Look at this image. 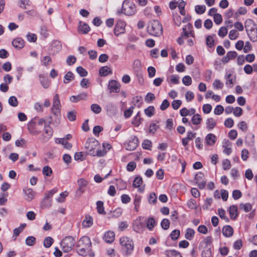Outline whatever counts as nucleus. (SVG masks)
<instances>
[{
  "instance_id": "nucleus-2",
  "label": "nucleus",
  "mask_w": 257,
  "mask_h": 257,
  "mask_svg": "<svg viewBox=\"0 0 257 257\" xmlns=\"http://www.w3.org/2000/svg\"><path fill=\"white\" fill-rule=\"evenodd\" d=\"M148 31L152 36H159L163 33L162 25L158 21H152L150 22L148 26Z\"/></svg>"
},
{
  "instance_id": "nucleus-52",
  "label": "nucleus",
  "mask_w": 257,
  "mask_h": 257,
  "mask_svg": "<svg viewBox=\"0 0 257 257\" xmlns=\"http://www.w3.org/2000/svg\"><path fill=\"white\" fill-rule=\"evenodd\" d=\"M36 242V238L34 236H28L26 239V243L29 246H32Z\"/></svg>"
},
{
  "instance_id": "nucleus-6",
  "label": "nucleus",
  "mask_w": 257,
  "mask_h": 257,
  "mask_svg": "<svg viewBox=\"0 0 257 257\" xmlns=\"http://www.w3.org/2000/svg\"><path fill=\"white\" fill-rule=\"evenodd\" d=\"M61 107L59 96L58 94H56L53 98L51 111L56 117L60 116Z\"/></svg>"
},
{
  "instance_id": "nucleus-7",
  "label": "nucleus",
  "mask_w": 257,
  "mask_h": 257,
  "mask_svg": "<svg viewBox=\"0 0 257 257\" xmlns=\"http://www.w3.org/2000/svg\"><path fill=\"white\" fill-rule=\"evenodd\" d=\"M99 146L98 142L93 138L88 139L85 144V148L88 150L89 154L95 151Z\"/></svg>"
},
{
  "instance_id": "nucleus-40",
  "label": "nucleus",
  "mask_w": 257,
  "mask_h": 257,
  "mask_svg": "<svg viewBox=\"0 0 257 257\" xmlns=\"http://www.w3.org/2000/svg\"><path fill=\"white\" fill-rule=\"evenodd\" d=\"M218 214L222 219L225 220V222H228L229 221L228 218L225 215V211L222 208H219L218 209Z\"/></svg>"
},
{
  "instance_id": "nucleus-24",
  "label": "nucleus",
  "mask_w": 257,
  "mask_h": 257,
  "mask_svg": "<svg viewBox=\"0 0 257 257\" xmlns=\"http://www.w3.org/2000/svg\"><path fill=\"white\" fill-rule=\"evenodd\" d=\"M228 212L232 219H235L237 215V207L235 205H232L230 206Z\"/></svg>"
},
{
  "instance_id": "nucleus-60",
  "label": "nucleus",
  "mask_w": 257,
  "mask_h": 257,
  "mask_svg": "<svg viewBox=\"0 0 257 257\" xmlns=\"http://www.w3.org/2000/svg\"><path fill=\"white\" fill-rule=\"evenodd\" d=\"M170 221L168 219H163L161 223V227L164 229L167 230L169 228Z\"/></svg>"
},
{
  "instance_id": "nucleus-15",
  "label": "nucleus",
  "mask_w": 257,
  "mask_h": 257,
  "mask_svg": "<svg viewBox=\"0 0 257 257\" xmlns=\"http://www.w3.org/2000/svg\"><path fill=\"white\" fill-rule=\"evenodd\" d=\"M196 136V133H194L191 131H189L187 133V137L182 139V143L183 146L187 147L189 142L193 140Z\"/></svg>"
},
{
  "instance_id": "nucleus-42",
  "label": "nucleus",
  "mask_w": 257,
  "mask_h": 257,
  "mask_svg": "<svg viewBox=\"0 0 257 257\" xmlns=\"http://www.w3.org/2000/svg\"><path fill=\"white\" fill-rule=\"evenodd\" d=\"M213 87L215 89H221L223 87L224 84L218 79H215L213 84Z\"/></svg>"
},
{
  "instance_id": "nucleus-23",
  "label": "nucleus",
  "mask_w": 257,
  "mask_h": 257,
  "mask_svg": "<svg viewBox=\"0 0 257 257\" xmlns=\"http://www.w3.org/2000/svg\"><path fill=\"white\" fill-rule=\"evenodd\" d=\"M222 233L226 237H231L233 233V229L230 225H226L222 228Z\"/></svg>"
},
{
  "instance_id": "nucleus-49",
  "label": "nucleus",
  "mask_w": 257,
  "mask_h": 257,
  "mask_svg": "<svg viewBox=\"0 0 257 257\" xmlns=\"http://www.w3.org/2000/svg\"><path fill=\"white\" fill-rule=\"evenodd\" d=\"M142 98L139 96H136L134 97L133 103L135 106H137L138 107H141L142 103Z\"/></svg>"
},
{
  "instance_id": "nucleus-36",
  "label": "nucleus",
  "mask_w": 257,
  "mask_h": 257,
  "mask_svg": "<svg viewBox=\"0 0 257 257\" xmlns=\"http://www.w3.org/2000/svg\"><path fill=\"white\" fill-rule=\"evenodd\" d=\"M74 77L73 74L71 71H68L64 76V83H68L70 81L73 80Z\"/></svg>"
},
{
  "instance_id": "nucleus-27",
  "label": "nucleus",
  "mask_w": 257,
  "mask_h": 257,
  "mask_svg": "<svg viewBox=\"0 0 257 257\" xmlns=\"http://www.w3.org/2000/svg\"><path fill=\"white\" fill-rule=\"evenodd\" d=\"M55 142L57 144H61L66 149L70 150L72 148V144L68 143L67 141H66V139L58 138L56 140Z\"/></svg>"
},
{
  "instance_id": "nucleus-5",
  "label": "nucleus",
  "mask_w": 257,
  "mask_h": 257,
  "mask_svg": "<svg viewBox=\"0 0 257 257\" xmlns=\"http://www.w3.org/2000/svg\"><path fill=\"white\" fill-rule=\"evenodd\" d=\"M122 13L127 16H132L136 12V8L135 4L128 1H124L122 6Z\"/></svg>"
},
{
  "instance_id": "nucleus-32",
  "label": "nucleus",
  "mask_w": 257,
  "mask_h": 257,
  "mask_svg": "<svg viewBox=\"0 0 257 257\" xmlns=\"http://www.w3.org/2000/svg\"><path fill=\"white\" fill-rule=\"evenodd\" d=\"M194 230L192 228H188L186 230L185 237L187 239L191 240L194 236Z\"/></svg>"
},
{
  "instance_id": "nucleus-17",
  "label": "nucleus",
  "mask_w": 257,
  "mask_h": 257,
  "mask_svg": "<svg viewBox=\"0 0 257 257\" xmlns=\"http://www.w3.org/2000/svg\"><path fill=\"white\" fill-rule=\"evenodd\" d=\"M115 238V234L114 233L113 231H108L106 232L104 236H103V239L104 240L108 243H111L112 242Z\"/></svg>"
},
{
  "instance_id": "nucleus-43",
  "label": "nucleus",
  "mask_w": 257,
  "mask_h": 257,
  "mask_svg": "<svg viewBox=\"0 0 257 257\" xmlns=\"http://www.w3.org/2000/svg\"><path fill=\"white\" fill-rule=\"evenodd\" d=\"M53 241L54 240L51 237H47L44 240V246L46 248L50 247L53 243Z\"/></svg>"
},
{
  "instance_id": "nucleus-46",
  "label": "nucleus",
  "mask_w": 257,
  "mask_h": 257,
  "mask_svg": "<svg viewBox=\"0 0 257 257\" xmlns=\"http://www.w3.org/2000/svg\"><path fill=\"white\" fill-rule=\"evenodd\" d=\"M90 108L91 110L96 114H98L101 111V107L97 104H91Z\"/></svg>"
},
{
  "instance_id": "nucleus-51",
  "label": "nucleus",
  "mask_w": 257,
  "mask_h": 257,
  "mask_svg": "<svg viewBox=\"0 0 257 257\" xmlns=\"http://www.w3.org/2000/svg\"><path fill=\"white\" fill-rule=\"evenodd\" d=\"M142 183V178L140 177H137L134 179L133 185L134 187L138 188L140 187Z\"/></svg>"
},
{
  "instance_id": "nucleus-55",
  "label": "nucleus",
  "mask_w": 257,
  "mask_h": 257,
  "mask_svg": "<svg viewBox=\"0 0 257 257\" xmlns=\"http://www.w3.org/2000/svg\"><path fill=\"white\" fill-rule=\"evenodd\" d=\"M77 72L81 77H85L87 75V72L81 66H79L76 68Z\"/></svg>"
},
{
  "instance_id": "nucleus-26",
  "label": "nucleus",
  "mask_w": 257,
  "mask_h": 257,
  "mask_svg": "<svg viewBox=\"0 0 257 257\" xmlns=\"http://www.w3.org/2000/svg\"><path fill=\"white\" fill-rule=\"evenodd\" d=\"M206 128L208 131H211L213 130L216 125V120L210 117L207 119L206 121Z\"/></svg>"
},
{
  "instance_id": "nucleus-29",
  "label": "nucleus",
  "mask_w": 257,
  "mask_h": 257,
  "mask_svg": "<svg viewBox=\"0 0 257 257\" xmlns=\"http://www.w3.org/2000/svg\"><path fill=\"white\" fill-rule=\"evenodd\" d=\"M165 254L168 257H182L181 254L175 249L167 250Z\"/></svg>"
},
{
  "instance_id": "nucleus-48",
  "label": "nucleus",
  "mask_w": 257,
  "mask_h": 257,
  "mask_svg": "<svg viewBox=\"0 0 257 257\" xmlns=\"http://www.w3.org/2000/svg\"><path fill=\"white\" fill-rule=\"evenodd\" d=\"M40 82L44 88H47L49 86L50 83L47 79L42 75H40Z\"/></svg>"
},
{
  "instance_id": "nucleus-3",
  "label": "nucleus",
  "mask_w": 257,
  "mask_h": 257,
  "mask_svg": "<svg viewBox=\"0 0 257 257\" xmlns=\"http://www.w3.org/2000/svg\"><path fill=\"white\" fill-rule=\"evenodd\" d=\"M119 242L125 254L126 255L131 254L134 246L133 240L127 236H123L120 238Z\"/></svg>"
},
{
  "instance_id": "nucleus-33",
  "label": "nucleus",
  "mask_w": 257,
  "mask_h": 257,
  "mask_svg": "<svg viewBox=\"0 0 257 257\" xmlns=\"http://www.w3.org/2000/svg\"><path fill=\"white\" fill-rule=\"evenodd\" d=\"M142 197L140 195H136L134 201V204L135 205V210L138 212L141 204Z\"/></svg>"
},
{
  "instance_id": "nucleus-12",
  "label": "nucleus",
  "mask_w": 257,
  "mask_h": 257,
  "mask_svg": "<svg viewBox=\"0 0 257 257\" xmlns=\"http://www.w3.org/2000/svg\"><path fill=\"white\" fill-rule=\"evenodd\" d=\"M217 141L216 136L212 133L207 134L205 138V143L207 146L211 147L214 145Z\"/></svg>"
},
{
  "instance_id": "nucleus-34",
  "label": "nucleus",
  "mask_w": 257,
  "mask_h": 257,
  "mask_svg": "<svg viewBox=\"0 0 257 257\" xmlns=\"http://www.w3.org/2000/svg\"><path fill=\"white\" fill-rule=\"evenodd\" d=\"M202 120V117L199 114H194L191 119L192 123L194 125L200 124Z\"/></svg>"
},
{
  "instance_id": "nucleus-63",
  "label": "nucleus",
  "mask_w": 257,
  "mask_h": 257,
  "mask_svg": "<svg viewBox=\"0 0 257 257\" xmlns=\"http://www.w3.org/2000/svg\"><path fill=\"white\" fill-rule=\"evenodd\" d=\"M214 21L217 24L219 25L222 22V18L220 14H216L213 16Z\"/></svg>"
},
{
  "instance_id": "nucleus-9",
  "label": "nucleus",
  "mask_w": 257,
  "mask_h": 257,
  "mask_svg": "<svg viewBox=\"0 0 257 257\" xmlns=\"http://www.w3.org/2000/svg\"><path fill=\"white\" fill-rule=\"evenodd\" d=\"M105 109L107 114L110 116H114L118 112L117 106L112 102L107 103L105 105Z\"/></svg>"
},
{
  "instance_id": "nucleus-8",
  "label": "nucleus",
  "mask_w": 257,
  "mask_h": 257,
  "mask_svg": "<svg viewBox=\"0 0 257 257\" xmlns=\"http://www.w3.org/2000/svg\"><path fill=\"white\" fill-rule=\"evenodd\" d=\"M139 140L136 136L132 137L128 142L125 144V147L128 151L135 150L138 146Z\"/></svg>"
},
{
  "instance_id": "nucleus-53",
  "label": "nucleus",
  "mask_w": 257,
  "mask_h": 257,
  "mask_svg": "<svg viewBox=\"0 0 257 257\" xmlns=\"http://www.w3.org/2000/svg\"><path fill=\"white\" fill-rule=\"evenodd\" d=\"M141 62L139 59H136L133 63V68L136 71H139L141 69Z\"/></svg>"
},
{
  "instance_id": "nucleus-16",
  "label": "nucleus",
  "mask_w": 257,
  "mask_h": 257,
  "mask_svg": "<svg viewBox=\"0 0 257 257\" xmlns=\"http://www.w3.org/2000/svg\"><path fill=\"white\" fill-rule=\"evenodd\" d=\"M23 192L25 194V199L28 201H31L34 198L35 193L32 189H24Z\"/></svg>"
},
{
  "instance_id": "nucleus-45",
  "label": "nucleus",
  "mask_w": 257,
  "mask_h": 257,
  "mask_svg": "<svg viewBox=\"0 0 257 257\" xmlns=\"http://www.w3.org/2000/svg\"><path fill=\"white\" fill-rule=\"evenodd\" d=\"M42 172L44 175L48 177L52 175L53 171L49 166H46L43 167Z\"/></svg>"
},
{
  "instance_id": "nucleus-25",
  "label": "nucleus",
  "mask_w": 257,
  "mask_h": 257,
  "mask_svg": "<svg viewBox=\"0 0 257 257\" xmlns=\"http://www.w3.org/2000/svg\"><path fill=\"white\" fill-rule=\"evenodd\" d=\"M195 112L196 110L194 108H192L190 109H187L186 108L184 107L180 110V114L182 116H186L193 115L195 114Z\"/></svg>"
},
{
  "instance_id": "nucleus-37",
  "label": "nucleus",
  "mask_w": 257,
  "mask_h": 257,
  "mask_svg": "<svg viewBox=\"0 0 257 257\" xmlns=\"http://www.w3.org/2000/svg\"><path fill=\"white\" fill-rule=\"evenodd\" d=\"M247 34L251 41L253 42L257 41V29L248 32Z\"/></svg>"
},
{
  "instance_id": "nucleus-47",
  "label": "nucleus",
  "mask_w": 257,
  "mask_h": 257,
  "mask_svg": "<svg viewBox=\"0 0 257 257\" xmlns=\"http://www.w3.org/2000/svg\"><path fill=\"white\" fill-rule=\"evenodd\" d=\"M180 234V231L178 229H175L172 231L170 234V237L171 239L173 240H177Z\"/></svg>"
},
{
  "instance_id": "nucleus-61",
  "label": "nucleus",
  "mask_w": 257,
  "mask_h": 257,
  "mask_svg": "<svg viewBox=\"0 0 257 257\" xmlns=\"http://www.w3.org/2000/svg\"><path fill=\"white\" fill-rule=\"evenodd\" d=\"M155 225V221L153 218L148 219L147 226L149 230H152Z\"/></svg>"
},
{
  "instance_id": "nucleus-62",
  "label": "nucleus",
  "mask_w": 257,
  "mask_h": 257,
  "mask_svg": "<svg viewBox=\"0 0 257 257\" xmlns=\"http://www.w3.org/2000/svg\"><path fill=\"white\" fill-rule=\"evenodd\" d=\"M142 147L144 149L151 150L152 148V142L149 140H146L142 144Z\"/></svg>"
},
{
  "instance_id": "nucleus-19",
  "label": "nucleus",
  "mask_w": 257,
  "mask_h": 257,
  "mask_svg": "<svg viewBox=\"0 0 257 257\" xmlns=\"http://www.w3.org/2000/svg\"><path fill=\"white\" fill-rule=\"evenodd\" d=\"M222 147L224 149L223 152L224 154L229 155L231 153V144L229 141L228 140L224 141Z\"/></svg>"
},
{
  "instance_id": "nucleus-56",
  "label": "nucleus",
  "mask_w": 257,
  "mask_h": 257,
  "mask_svg": "<svg viewBox=\"0 0 257 257\" xmlns=\"http://www.w3.org/2000/svg\"><path fill=\"white\" fill-rule=\"evenodd\" d=\"M239 34L235 30H231L229 33V38L230 40H235L238 38Z\"/></svg>"
},
{
  "instance_id": "nucleus-54",
  "label": "nucleus",
  "mask_w": 257,
  "mask_h": 257,
  "mask_svg": "<svg viewBox=\"0 0 257 257\" xmlns=\"http://www.w3.org/2000/svg\"><path fill=\"white\" fill-rule=\"evenodd\" d=\"M155 108L153 106H150L147 108L145 109L146 114L149 116H152L154 113Z\"/></svg>"
},
{
  "instance_id": "nucleus-44",
  "label": "nucleus",
  "mask_w": 257,
  "mask_h": 257,
  "mask_svg": "<svg viewBox=\"0 0 257 257\" xmlns=\"http://www.w3.org/2000/svg\"><path fill=\"white\" fill-rule=\"evenodd\" d=\"M57 192V189L54 188L52 190L46 192L45 193V196L44 198V201L51 198L53 196V194Z\"/></svg>"
},
{
  "instance_id": "nucleus-30",
  "label": "nucleus",
  "mask_w": 257,
  "mask_h": 257,
  "mask_svg": "<svg viewBox=\"0 0 257 257\" xmlns=\"http://www.w3.org/2000/svg\"><path fill=\"white\" fill-rule=\"evenodd\" d=\"M111 73L110 68L107 66L101 67L99 69V74L101 76H106Z\"/></svg>"
},
{
  "instance_id": "nucleus-59",
  "label": "nucleus",
  "mask_w": 257,
  "mask_h": 257,
  "mask_svg": "<svg viewBox=\"0 0 257 257\" xmlns=\"http://www.w3.org/2000/svg\"><path fill=\"white\" fill-rule=\"evenodd\" d=\"M182 82L186 86L190 85L192 83V79L188 75L185 76L182 79Z\"/></svg>"
},
{
  "instance_id": "nucleus-41",
  "label": "nucleus",
  "mask_w": 257,
  "mask_h": 257,
  "mask_svg": "<svg viewBox=\"0 0 257 257\" xmlns=\"http://www.w3.org/2000/svg\"><path fill=\"white\" fill-rule=\"evenodd\" d=\"M186 3L182 0L178 2V8L180 10V13L181 15L184 16L185 15V7Z\"/></svg>"
},
{
  "instance_id": "nucleus-18",
  "label": "nucleus",
  "mask_w": 257,
  "mask_h": 257,
  "mask_svg": "<svg viewBox=\"0 0 257 257\" xmlns=\"http://www.w3.org/2000/svg\"><path fill=\"white\" fill-rule=\"evenodd\" d=\"M44 132L45 135L44 137L45 141H48L52 136L53 132L49 124H45L44 125Z\"/></svg>"
},
{
  "instance_id": "nucleus-35",
  "label": "nucleus",
  "mask_w": 257,
  "mask_h": 257,
  "mask_svg": "<svg viewBox=\"0 0 257 257\" xmlns=\"http://www.w3.org/2000/svg\"><path fill=\"white\" fill-rule=\"evenodd\" d=\"M97 210L98 213L101 214H105V212L104 211L103 207V203L101 201H98L96 202Z\"/></svg>"
},
{
  "instance_id": "nucleus-58",
  "label": "nucleus",
  "mask_w": 257,
  "mask_h": 257,
  "mask_svg": "<svg viewBox=\"0 0 257 257\" xmlns=\"http://www.w3.org/2000/svg\"><path fill=\"white\" fill-rule=\"evenodd\" d=\"M227 32L228 31L226 27H221L219 30L218 35L220 37L223 38L227 35Z\"/></svg>"
},
{
  "instance_id": "nucleus-1",
  "label": "nucleus",
  "mask_w": 257,
  "mask_h": 257,
  "mask_svg": "<svg viewBox=\"0 0 257 257\" xmlns=\"http://www.w3.org/2000/svg\"><path fill=\"white\" fill-rule=\"evenodd\" d=\"M91 249V242L89 237L84 236L81 237L77 244V251L79 255L85 256Z\"/></svg>"
},
{
  "instance_id": "nucleus-21",
  "label": "nucleus",
  "mask_w": 257,
  "mask_h": 257,
  "mask_svg": "<svg viewBox=\"0 0 257 257\" xmlns=\"http://www.w3.org/2000/svg\"><path fill=\"white\" fill-rule=\"evenodd\" d=\"M87 97V94L86 93H82L78 95L72 96L70 98V100L73 102H77L81 100L86 99Z\"/></svg>"
},
{
  "instance_id": "nucleus-14",
  "label": "nucleus",
  "mask_w": 257,
  "mask_h": 257,
  "mask_svg": "<svg viewBox=\"0 0 257 257\" xmlns=\"http://www.w3.org/2000/svg\"><path fill=\"white\" fill-rule=\"evenodd\" d=\"M90 30L89 26L86 23H82L81 22L79 23L78 27V32L82 34H87Z\"/></svg>"
},
{
  "instance_id": "nucleus-31",
  "label": "nucleus",
  "mask_w": 257,
  "mask_h": 257,
  "mask_svg": "<svg viewBox=\"0 0 257 257\" xmlns=\"http://www.w3.org/2000/svg\"><path fill=\"white\" fill-rule=\"evenodd\" d=\"M62 49V45L60 42L56 40L54 41L52 45V50H53L54 53L57 54Z\"/></svg>"
},
{
  "instance_id": "nucleus-38",
  "label": "nucleus",
  "mask_w": 257,
  "mask_h": 257,
  "mask_svg": "<svg viewBox=\"0 0 257 257\" xmlns=\"http://www.w3.org/2000/svg\"><path fill=\"white\" fill-rule=\"evenodd\" d=\"M240 209H242L245 212H248L252 209V206L250 203H240L239 204Z\"/></svg>"
},
{
  "instance_id": "nucleus-64",
  "label": "nucleus",
  "mask_w": 257,
  "mask_h": 257,
  "mask_svg": "<svg viewBox=\"0 0 257 257\" xmlns=\"http://www.w3.org/2000/svg\"><path fill=\"white\" fill-rule=\"evenodd\" d=\"M76 61V58L73 55H70L66 59V62L67 64L69 66L72 65L74 64Z\"/></svg>"
},
{
  "instance_id": "nucleus-10",
  "label": "nucleus",
  "mask_w": 257,
  "mask_h": 257,
  "mask_svg": "<svg viewBox=\"0 0 257 257\" xmlns=\"http://www.w3.org/2000/svg\"><path fill=\"white\" fill-rule=\"evenodd\" d=\"M125 26V22L121 20L118 21L114 28V34L117 36L120 34L124 33Z\"/></svg>"
},
{
  "instance_id": "nucleus-11",
  "label": "nucleus",
  "mask_w": 257,
  "mask_h": 257,
  "mask_svg": "<svg viewBox=\"0 0 257 257\" xmlns=\"http://www.w3.org/2000/svg\"><path fill=\"white\" fill-rule=\"evenodd\" d=\"M203 177L204 174L202 172H198L196 174L195 177L196 183L200 189H203L206 184V181L203 179Z\"/></svg>"
},
{
  "instance_id": "nucleus-22",
  "label": "nucleus",
  "mask_w": 257,
  "mask_h": 257,
  "mask_svg": "<svg viewBox=\"0 0 257 257\" xmlns=\"http://www.w3.org/2000/svg\"><path fill=\"white\" fill-rule=\"evenodd\" d=\"M143 224L140 219H137L133 225V229L136 232H140L143 230Z\"/></svg>"
},
{
  "instance_id": "nucleus-57",
  "label": "nucleus",
  "mask_w": 257,
  "mask_h": 257,
  "mask_svg": "<svg viewBox=\"0 0 257 257\" xmlns=\"http://www.w3.org/2000/svg\"><path fill=\"white\" fill-rule=\"evenodd\" d=\"M213 200L211 198H207L205 199L204 200V204L203 206V209H208L210 206L211 205L212 203Z\"/></svg>"
},
{
  "instance_id": "nucleus-50",
  "label": "nucleus",
  "mask_w": 257,
  "mask_h": 257,
  "mask_svg": "<svg viewBox=\"0 0 257 257\" xmlns=\"http://www.w3.org/2000/svg\"><path fill=\"white\" fill-rule=\"evenodd\" d=\"M8 102L10 105L14 107L17 106L18 104V99L14 96H11L9 99Z\"/></svg>"
},
{
  "instance_id": "nucleus-39",
  "label": "nucleus",
  "mask_w": 257,
  "mask_h": 257,
  "mask_svg": "<svg viewBox=\"0 0 257 257\" xmlns=\"http://www.w3.org/2000/svg\"><path fill=\"white\" fill-rule=\"evenodd\" d=\"M195 12L199 15L203 14L206 11V7L204 5H197L195 7Z\"/></svg>"
},
{
  "instance_id": "nucleus-28",
  "label": "nucleus",
  "mask_w": 257,
  "mask_h": 257,
  "mask_svg": "<svg viewBox=\"0 0 257 257\" xmlns=\"http://www.w3.org/2000/svg\"><path fill=\"white\" fill-rule=\"evenodd\" d=\"M93 224L92 218L89 215H86L83 220L82 225L84 227H89Z\"/></svg>"
},
{
  "instance_id": "nucleus-4",
  "label": "nucleus",
  "mask_w": 257,
  "mask_h": 257,
  "mask_svg": "<svg viewBox=\"0 0 257 257\" xmlns=\"http://www.w3.org/2000/svg\"><path fill=\"white\" fill-rule=\"evenodd\" d=\"M75 243V238L71 236L65 237L61 242V246L62 250L65 252L70 251Z\"/></svg>"
},
{
  "instance_id": "nucleus-13",
  "label": "nucleus",
  "mask_w": 257,
  "mask_h": 257,
  "mask_svg": "<svg viewBox=\"0 0 257 257\" xmlns=\"http://www.w3.org/2000/svg\"><path fill=\"white\" fill-rule=\"evenodd\" d=\"M119 85L115 80H112L109 82L108 88L111 92H118L119 91Z\"/></svg>"
},
{
  "instance_id": "nucleus-20",
  "label": "nucleus",
  "mask_w": 257,
  "mask_h": 257,
  "mask_svg": "<svg viewBox=\"0 0 257 257\" xmlns=\"http://www.w3.org/2000/svg\"><path fill=\"white\" fill-rule=\"evenodd\" d=\"M24 41L20 38H17L14 39L12 42L13 46L17 49H22L24 46Z\"/></svg>"
}]
</instances>
